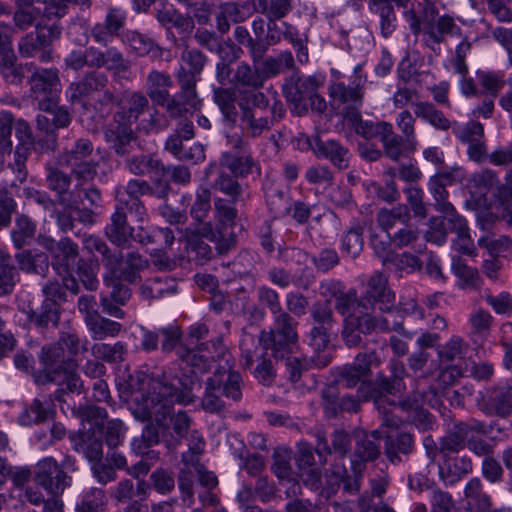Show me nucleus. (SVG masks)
Here are the masks:
<instances>
[{
    "instance_id": "6ab92c4d",
    "label": "nucleus",
    "mask_w": 512,
    "mask_h": 512,
    "mask_svg": "<svg viewBox=\"0 0 512 512\" xmlns=\"http://www.w3.org/2000/svg\"><path fill=\"white\" fill-rule=\"evenodd\" d=\"M363 299L370 305L378 304L383 312L391 311L395 303V294L388 286L387 278L381 272H375L363 285Z\"/></svg>"
},
{
    "instance_id": "c756f323",
    "label": "nucleus",
    "mask_w": 512,
    "mask_h": 512,
    "mask_svg": "<svg viewBox=\"0 0 512 512\" xmlns=\"http://www.w3.org/2000/svg\"><path fill=\"white\" fill-rule=\"evenodd\" d=\"M15 253V261L17 269L26 274H35L45 277L49 271L50 261L49 256L40 250L31 249H18Z\"/></svg>"
},
{
    "instance_id": "8fccbe9b",
    "label": "nucleus",
    "mask_w": 512,
    "mask_h": 512,
    "mask_svg": "<svg viewBox=\"0 0 512 512\" xmlns=\"http://www.w3.org/2000/svg\"><path fill=\"white\" fill-rule=\"evenodd\" d=\"M20 275L13 264L11 255L0 250V296H6L13 292Z\"/></svg>"
},
{
    "instance_id": "ddd939ff",
    "label": "nucleus",
    "mask_w": 512,
    "mask_h": 512,
    "mask_svg": "<svg viewBox=\"0 0 512 512\" xmlns=\"http://www.w3.org/2000/svg\"><path fill=\"white\" fill-rule=\"evenodd\" d=\"M241 355L243 358V368L252 367L255 360L259 361L254 369V377L263 385L269 386L276 377V371L270 359L267 358V352L261 350L258 346L254 347L252 336H246L241 341Z\"/></svg>"
},
{
    "instance_id": "cd10ccee",
    "label": "nucleus",
    "mask_w": 512,
    "mask_h": 512,
    "mask_svg": "<svg viewBox=\"0 0 512 512\" xmlns=\"http://www.w3.org/2000/svg\"><path fill=\"white\" fill-rule=\"evenodd\" d=\"M239 94L233 87H217L213 89V102L221 112L226 126L234 127L239 117L237 109Z\"/></svg>"
},
{
    "instance_id": "bf43d9fd",
    "label": "nucleus",
    "mask_w": 512,
    "mask_h": 512,
    "mask_svg": "<svg viewBox=\"0 0 512 512\" xmlns=\"http://www.w3.org/2000/svg\"><path fill=\"white\" fill-rule=\"evenodd\" d=\"M74 368L62 369L56 380H49L46 383H56L59 388L54 392V399L62 402L64 394L80 392L82 388V381L80 377L74 373Z\"/></svg>"
},
{
    "instance_id": "f3484780",
    "label": "nucleus",
    "mask_w": 512,
    "mask_h": 512,
    "mask_svg": "<svg viewBox=\"0 0 512 512\" xmlns=\"http://www.w3.org/2000/svg\"><path fill=\"white\" fill-rule=\"evenodd\" d=\"M104 282L111 290L108 294L100 295V306L103 313L116 319H124L125 312L121 306H124L131 298L132 290L119 279H115L114 276L105 277Z\"/></svg>"
},
{
    "instance_id": "a19ab883",
    "label": "nucleus",
    "mask_w": 512,
    "mask_h": 512,
    "mask_svg": "<svg viewBox=\"0 0 512 512\" xmlns=\"http://www.w3.org/2000/svg\"><path fill=\"white\" fill-rule=\"evenodd\" d=\"M267 18V34L265 38L266 42H264L267 48L277 44L281 40V36H283L284 39L290 41L295 47H298L299 50L303 49L301 40L296 38V29L292 25L287 22L277 23L276 20L279 18Z\"/></svg>"
},
{
    "instance_id": "c9c22d12",
    "label": "nucleus",
    "mask_w": 512,
    "mask_h": 512,
    "mask_svg": "<svg viewBox=\"0 0 512 512\" xmlns=\"http://www.w3.org/2000/svg\"><path fill=\"white\" fill-rule=\"evenodd\" d=\"M37 225L26 214H19L14 220L10 231V238L15 249H22L30 246L36 236Z\"/></svg>"
},
{
    "instance_id": "0eeeda50",
    "label": "nucleus",
    "mask_w": 512,
    "mask_h": 512,
    "mask_svg": "<svg viewBox=\"0 0 512 512\" xmlns=\"http://www.w3.org/2000/svg\"><path fill=\"white\" fill-rule=\"evenodd\" d=\"M62 26L59 23L37 24L34 32L23 36L18 45L22 57L38 56L40 61L48 62L52 58V44L62 35Z\"/></svg>"
},
{
    "instance_id": "3c124183",
    "label": "nucleus",
    "mask_w": 512,
    "mask_h": 512,
    "mask_svg": "<svg viewBox=\"0 0 512 512\" xmlns=\"http://www.w3.org/2000/svg\"><path fill=\"white\" fill-rule=\"evenodd\" d=\"M356 328L364 333H369L370 331L377 329L381 332L396 331L408 339H411L413 336L412 332L406 331L404 329L402 323L394 322L392 325H390L387 318L381 317L376 319L369 314L357 318Z\"/></svg>"
},
{
    "instance_id": "ea45409f",
    "label": "nucleus",
    "mask_w": 512,
    "mask_h": 512,
    "mask_svg": "<svg viewBox=\"0 0 512 512\" xmlns=\"http://www.w3.org/2000/svg\"><path fill=\"white\" fill-rule=\"evenodd\" d=\"M216 15V28L221 34L230 30V22H244L249 14L244 10V5L237 2H225L219 5Z\"/></svg>"
},
{
    "instance_id": "864d4df0",
    "label": "nucleus",
    "mask_w": 512,
    "mask_h": 512,
    "mask_svg": "<svg viewBox=\"0 0 512 512\" xmlns=\"http://www.w3.org/2000/svg\"><path fill=\"white\" fill-rule=\"evenodd\" d=\"M93 340L101 341L107 337H116L122 330V325L106 318L100 313L86 323Z\"/></svg>"
},
{
    "instance_id": "37998d69",
    "label": "nucleus",
    "mask_w": 512,
    "mask_h": 512,
    "mask_svg": "<svg viewBox=\"0 0 512 512\" xmlns=\"http://www.w3.org/2000/svg\"><path fill=\"white\" fill-rule=\"evenodd\" d=\"M468 423L459 422L440 439L439 451L441 457L450 456L452 453H458L466 446Z\"/></svg>"
},
{
    "instance_id": "5fc2aeb1",
    "label": "nucleus",
    "mask_w": 512,
    "mask_h": 512,
    "mask_svg": "<svg viewBox=\"0 0 512 512\" xmlns=\"http://www.w3.org/2000/svg\"><path fill=\"white\" fill-rule=\"evenodd\" d=\"M333 296L335 297V309L341 314L343 319V330L342 337L345 340L348 347H351L352 343V326L350 323V318L352 317V296L350 292H343L341 290H334Z\"/></svg>"
},
{
    "instance_id": "72a5a7b5",
    "label": "nucleus",
    "mask_w": 512,
    "mask_h": 512,
    "mask_svg": "<svg viewBox=\"0 0 512 512\" xmlns=\"http://www.w3.org/2000/svg\"><path fill=\"white\" fill-rule=\"evenodd\" d=\"M148 98L149 97L141 91L126 92L123 98V100H126V105L122 103L120 109L113 115L116 116L117 119L133 124L137 122L140 115L148 109Z\"/></svg>"
},
{
    "instance_id": "de8ad7c7",
    "label": "nucleus",
    "mask_w": 512,
    "mask_h": 512,
    "mask_svg": "<svg viewBox=\"0 0 512 512\" xmlns=\"http://www.w3.org/2000/svg\"><path fill=\"white\" fill-rule=\"evenodd\" d=\"M230 83L258 91V89L263 87V82L257 63H253V66H251L246 62H240L233 71Z\"/></svg>"
},
{
    "instance_id": "774afa93",
    "label": "nucleus",
    "mask_w": 512,
    "mask_h": 512,
    "mask_svg": "<svg viewBox=\"0 0 512 512\" xmlns=\"http://www.w3.org/2000/svg\"><path fill=\"white\" fill-rule=\"evenodd\" d=\"M0 71L7 83L18 85L25 78L23 67L16 62V56L12 51H6L3 54L0 63Z\"/></svg>"
},
{
    "instance_id": "f704fd0d",
    "label": "nucleus",
    "mask_w": 512,
    "mask_h": 512,
    "mask_svg": "<svg viewBox=\"0 0 512 512\" xmlns=\"http://www.w3.org/2000/svg\"><path fill=\"white\" fill-rule=\"evenodd\" d=\"M223 376L214 372L205 382V391L201 400V407L208 413H220L225 408V402L220 396Z\"/></svg>"
},
{
    "instance_id": "aec40b11",
    "label": "nucleus",
    "mask_w": 512,
    "mask_h": 512,
    "mask_svg": "<svg viewBox=\"0 0 512 512\" xmlns=\"http://www.w3.org/2000/svg\"><path fill=\"white\" fill-rule=\"evenodd\" d=\"M72 448L76 453L82 454L89 462H97L103 457L102 434L93 428L80 429L69 435Z\"/></svg>"
},
{
    "instance_id": "39448f33",
    "label": "nucleus",
    "mask_w": 512,
    "mask_h": 512,
    "mask_svg": "<svg viewBox=\"0 0 512 512\" xmlns=\"http://www.w3.org/2000/svg\"><path fill=\"white\" fill-rule=\"evenodd\" d=\"M65 65L74 71L84 67L106 68L117 74L127 72L130 67L129 62L117 48L110 47L103 51L95 46H89L85 50L71 51L65 58Z\"/></svg>"
},
{
    "instance_id": "7ed1b4c3",
    "label": "nucleus",
    "mask_w": 512,
    "mask_h": 512,
    "mask_svg": "<svg viewBox=\"0 0 512 512\" xmlns=\"http://www.w3.org/2000/svg\"><path fill=\"white\" fill-rule=\"evenodd\" d=\"M208 343L209 350L205 351L192 350L185 346H179L176 350L178 358L192 367L189 376H193L195 380L197 379L196 374L207 372L213 362H219L214 372H220V375H225V372L234 366L233 356L223 344L221 336L210 339ZM184 376H188V374Z\"/></svg>"
},
{
    "instance_id": "a18cd8bd",
    "label": "nucleus",
    "mask_w": 512,
    "mask_h": 512,
    "mask_svg": "<svg viewBox=\"0 0 512 512\" xmlns=\"http://www.w3.org/2000/svg\"><path fill=\"white\" fill-rule=\"evenodd\" d=\"M413 106L415 116L429 123L435 129L447 131L451 127V121L431 102L418 101L413 103Z\"/></svg>"
},
{
    "instance_id": "680f3d73",
    "label": "nucleus",
    "mask_w": 512,
    "mask_h": 512,
    "mask_svg": "<svg viewBox=\"0 0 512 512\" xmlns=\"http://www.w3.org/2000/svg\"><path fill=\"white\" fill-rule=\"evenodd\" d=\"M152 191V185L146 180L130 179L124 187V195L128 200H131L130 207L134 212L139 214V210L143 211V201L141 196L149 195Z\"/></svg>"
},
{
    "instance_id": "423d86ee",
    "label": "nucleus",
    "mask_w": 512,
    "mask_h": 512,
    "mask_svg": "<svg viewBox=\"0 0 512 512\" xmlns=\"http://www.w3.org/2000/svg\"><path fill=\"white\" fill-rule=\"evenodd\" d=\"M29 97L37 102L39 110H50L55 106L62 91L60 71L56 67H35L27 79Z\"/></svg>"
},
{
    "instance_id": "f257e3e1",
    "label": "nucleus",
    "mask_w": 512,
    "mask_h": 512,
    "mask_svg": "<svg viewBox=\"0 0 512 512\" xmlns=\"http://www.w3.org/2000/svg\"><path fill=\"white\" fill-rule=\"evenodd\" d=\"M195 384L193 376L178 377L162 373L152 378L147 392L136 396L130 406L133 416L141 421L152 420L162 428L163 434L169 428L167 418L175 403L187 405L194 401L192 389Z\"/></svg>"
},
{
    "instance_id": "5701e85b",
    "label": "nucleus",
    "mask_w": 512,
    "mask_h": 512,
    "mask_svg": "<svg viewBox=\"0 0 512 512\" xmlns=\"http://www.w3.org/2000/svg\"><path fill=\"white\" fill-rule=\"evenodd\" d=\"M126 23V13L121 8L110 7L103 22L97 23L91 29L95 42L107 44L114 37L119 36Z\"/></svg>"
},
{
    "instance_id": "473e14b6",
    "label": "nucleus",
    "mask_w": 512,
    "mask_h": 512,
    "mask_svg": "<svg viewBox=\"0 0 512 512\" xmlns=\"http://www.w3.org/2000/svg\"><path fill=\"white\" fill-rule=\"evenodd\" d=\"M466 509L471 512H487L493 506L492 497L485 491L480 478H471L464 487Z\"/></svg>"
},
{
    "instance_id": "13d9d810",
    "label": "nucleus",
    "mask_w": 512,
    "mask_h": 512,
    "mask_svg": "<svg viewBox=\"0 0 512 512\" xmlns=\"http://www.w3.org/2000/svg\"><path fill=\"white\" fill-rule=\"evenodd\" d=\"M450 232L456 234L453 247L462 254L471 255L474 252V243L470 237L469 228L465 218H452L449 226Z\"/></svg>"
},
{
    "instance_id": "e2e57ef3",
    "label": "nucleus",
    "mask_w": 512,
    "mask_h": 512,
    "mask_svg": "<svg viewBox=\"0 0 512 512\" xmlns=\"http://www.w3.org/2000/svg\"><path fill=\"white\" fill-rule=\"evenodd\" d=\"M390 372V378H382V387L391 395L402 393L405 389L403 380L407 376L404 363L398 359H391Z\"/></svg>"
},
{
    "instance_id": "20e7f679",
    "label": "nucleus",
    "mask_w": 512,
    "mask_h": 512,
    "mask_svg": "<svg viewBox=\"0 0 512 512\" xmlns=\"http://www.w3.org/2000/svg\"><path fill=\"white\" fill-rule=\"evenodd\" d=\"M239 120L240 127L246 136L256 138L273 126V120L269 118V100L260 91H239Z\"/></svg>"
},
{
    "instance_id": "9d476101",
    "label": "nucleus",
    "mask_w": 512,
    "mask_h": 512,
    "mask_svg": "<svg viewBox=\"0 0 512 512\" xmlns=\"http://www.w3.org/2000/svg\"><path fill=\"white\" fill-rule=\"evenodd\" d=\"M49 115L40 114L36 118L37 129L44 133L37 144L45 151H55L57 143L56 130L66 128L72 121V116L65 106H59V99L55 100V106L50 110H41Z\"/></svg>"
},
{
    "instance_id": "4468645a",
    "label": "nucleus",
    "mask_w": 512,
    "mask_h": 512,
    "mask_svg": "<svg viewBox=\"0 0 512 512\" xmlns=\"http://www.w3.org/2000/svg\"><path fill=\"white\" fill-rule=\"evenodd\" d=\"M329 97L332 112L342 119L337 128L349 136L352 131V88L343 81H331Z\"/></svg>"
},
{
    "instance_id": "a211bd4d",
    "label": "nucleus",
    "mask_w": 512,
    "mask_h": 512,
    "mask_svg": "<svg viewBox=\"0 0 512 512\" xmlns=\"http://www.w3.org/2000/svg\"><path fill=\"white\" fill-rule=\"evenodd\" d=\"M41 361L44 364V369L37 378L41 384H46V381L49 380H56L55 377L62 369L76 367V363L72 359L66 358L64 348L59 342L42 348Z\"/></svg>"
},
{
    "instance_id": "2eb2a0df",
    "label": "nucleus",
    "mask_w": 512,
    "mask_h": 512,
    "mask_svg": "<svg viewBox=\"0 0 512 512\" xmlns=\"http://www.w3.org/2000/svg\"><path fill=\"white\" fill-rule=\"evenodd\" d=\"M108 76L96 70L89 71L77 81L69 84L65 95L69 103H84L95 93L103 91L108 85Z\"/></svg>"
},
{
    "instance_id": "0e129e2a",
    "label": "nucleus",
    "mask_w": 512,
    "mask_h": 512,
    "mask_svg": "<svg viewBox=\"0 0 512 512\" xmlns=\"http://www.w3.org/2000/svg\"><path fill=\"white\" fill-rule=\"evenodd\" d=\"M455 30H459V27L449 15L440 16L433 23H430L429 26L425 27V32L437 44L443 42L446 35H452Z\"/></svg>"
},
{
    "instance_id": "f03ea898",
    "label": "nucleus",
    "mask_w": 512,
    "mask_h": 512,
    "mask_svg": "<svg viewBox=\"0 0 512 512\" xmlns=\"http://www.w3.org/2000/svg\"><path fill=\"white\" fill-rule=\"evenodd\" d=\"M172 86L173 80L168 72L153 69L147 74L146 95L156 106L164 108L171 119H176L195 108L182 87L175 94H171L169 90Z\"/></svg>"
},
{
    "instance_id": "338daca9",
    "label": "nucleus",
    "mask_w": 512,
    "mask_h": 512,
    "mask_svg": "<svg viewBox=\"0 0 512 512\" xmlns=\"http://www.w3.org/2000/svg\"><path fill=\"white\" fill-rule=\"evenodd\" d=\"M91 351L97 359L109 363H116L124 361L127 348L122 342H116L113 345L108 343H95Z\"/></svg>"
},
{
    "instance_id": "393cba45",
    "label": "nucleus",
    "mask_w": 512,
    "mask_h": 512,
    "mask_svg": "<svg viewBox=\"0 0 512 512\" xmlns=\"http://www.w3.org/2000/svg\"><path fill=\"white\" fill-rule=\"evenodd\" d=\"M83 248L90 254L101 255L103 266L111 273H118L123 264L124 255L122 251L111 249L108 244L99 236L84 235Z\"/></svg>"
},
{
    "instance_id": "dca6fc26",
    "label": "nucleus",
    "mask_w": 512,
    "mask_h": 512,
    "mask_svg": "<svg viewBox=\"0 0 512 512\" xmlns=\"http://www.w3.org/2000/svg\"><path fill=\"white\" fill-rule=\"evenodd\" d=\"M38 244L50 253L52 265L56 269L68 271L71 262L78 257V245L69 237H63L56 241L51 236L39 234L37 237Z\"/></svg>"
},
{
    "instance_id": "4c0bfd02",
    "label": "nucleus",
    "mask_w": 512,
    "mask_h": 512,
    "mask_svg": "<svg viewBox=\"0 0 512 512\" xmlns=\"http://www.w3.org/2000/svg\"><path fill=\"white\" fill-rule=\"evenodd\" d=\"M177 292L176 281L168 276L146 279L139 287V293L145 300L162 298Z\"/></svg>"
},
{
    "instance_id": "a878e982",
    "label": "nucleus",
    "mask_w": 512,
    "mask_h": 512,
    "mask_svg": "<svg viewBox=\"0 0 512 512\" xmlns=\"http://www.w3.org/2000/svg\"><path fill=\"white\" fill-rule=\"evenodd\" d=\"M354 473L362 463L374 461L380 455L378 431L367 434L362 430H354Z\"/></svg>"
},
{
    "instance_id": "f8f14e48",
    "label": "nucleus",
    "mask_w": 512,
    "mask_h": 512,
    "mask_svg": "<svg viewBox=\"0 0 512 512\" xmlns=\"http://www.w3.org/2000/svg\"><path fill=\"white\" fill-rule=\"evenodd\" d=\"M132 125L113 115L112 120L103 129L108 148L118 157L132 154L135 147L139 146V139Z\"/></svg>"
},
{
    "instance_id": "c03bdc74",
    "label": "nucleus",
    "mask_w": 512,
    "mask_h": 512,
    "mask_svg": "<svg viewBox=\"0 0 512 512\" xmlns=\"http://www.w3.org/2000/svg\"><path fill=\"white\" fill-rule=\"evenodd\" d=\"M414 447V440L409 433H398L397 435H387L385 438V455L388 460L397 464L401 462L399 454L407 455L411 453Z\"/></svg>"
},
{
    "instance_id": "7c9ffc66",
    "label": "nucleus",
    "mask_w": 512,
    "mask_h": 512,
    "mask_svg": "<svg viewBox=\"0 0 512 512\" xmlns=\"http://www.w3.org/2000/svg\"><path fill=\"white\" fill-rule=\"evenodd\" d=\"M482 410L487 415H496L502 418L512 412V392L509 388L500 387L489 390L483 399Z\"/></svg>"
},
{
    "instance_id": "69168bd1",
    "label": "nucleus",
    "mask_w": 512,
    "mask_h": 512,
    "mask_svg": "<svg viewBox=\"0 0 512 512\" xmlns=\"http://www.w3.org/2000/svg\"><path fill=\"white\" fill-rule=\"evenodd\" d=\"M420 239V231L418 228L413 227L411 225H407L404 228L397 231L393 237H391V242L397 248H403L410 246L417 253H423L426 249L425 243H418Z\"/></svg>"
},
{
    "instance_id": "bb28decb",
    "label": "nucleus",
    "mask_w": 512,
    "mask_h": 512,
    "mask_svg": "<svg viewBox=\"0 0 512 512\" xmlns=\"http://www.w3.org/2000/svg\"><path fill=\"white\" fill-rule=\"evenodd\" d=\"M133 232L135 229L128 223L122 211H114L110 222L104 228L106 238L120 249L131 247Z\"/></svg>"
},
{
    "instance_id": "09e8293b",
    "label": "nucleus",
    "mask_w": 512,
    "mask_h": 512,
    "mask_svg": "<svg viewBox=\"0 0 512 512\" xmlns=\"http://www.w3.org/2000/svg\"><path fill=\"white\" fill-rule=\"evenodd\" d=\"M317 86V80L313 77L304 80L297 79L296 81L291 78V82L284 86L283 91L287 101L295 104V106H300L311 93L316 91Z\"/></svg>"
},
{
    "instance_id": "6e6d98bb",
    "label": "nucleus",
    "mask_w": 512,
    "mask_h": 512,
    "mask_svg": "<svg viewBox=\"0 0 512 512\" xmlns=\"http://www.w3.org/2000/svg\"><path fill=\"white\" fill-rule=\"evenodd\" d=\"M77 417L83 427L93 428L97 433L103 434L104 424L107 421V411L95 405H80L76 410Z\"/></svg>"
},
{
    "instance_id": "c85d7f7f",
    "label": "nucleus",
    "mask_w": 512,
    "mask_h": 512,
    "mask_svg": "<svg viewBox=\"0 0 512 512\" xmlns=\"http://www.w3.org/2000/svg\"><path fill=\"white\" fill-rule=\"evenodd\" d=\"M473 469L472 461L467 456L442 457L439 464V478L445 486H453Z\"/></svg>"
},
{
    "instance_id": "4d7b16f0",
    "label": "nucleus",
    "mask_w": 512,
    "mask_h": 512,
    "mask_svg": "<svg viewBox=\"0 0 512 512\" xmlns=\"http://www.w3.org/2000/svg\"><path fill=\"white\" fill-rule=\"evenodd\" d=\"M93 143L89 139H78L73 147L65 149L58 155V164L70 166L75 163L86 161L93 152Z\"/></svg>"
},
{
    "instance_id": "052dcab7",
    "label": "nucleus",
    "mask_w": 512,
    "mask_h": 512,
    "mask_svg": "<svg viewBox=\"0 0 512 512\" xmlns=\"http://www.w3.org/2000/svg\"><path fill=\"white\" fill-rule=\"evenodd\" d=\"M391 394L386 393L382 387V379L377 382L362 381L357 387V396L360 400L373 399L374 405L378 411L384 408V403H388V396Z\"/></svg>"
},
{
    "instance_id": "58836bf2",
    "label": "nucleus",
    "mask_w": 512,
    "mask_h": 512,
    "mask_svg": "<svg viewBox=\"0 0 512 512\" xmlns=\"http://www.w3.org/2000/svg\"><path fill=\"white\" fill-rule=\"evenodd\" d=\"M148 423L143 428L142 434L140 437L135 438L132 442L133 449L138 454H149L148 449L154 445H157L162 439L167 443V446H171V441L167 438L169 428L165 431L164 435L162 432V428L154 422L147 421Z\"/></svg>"
},
{
    "instance_id": "2f4dec72",
    "label": "nucleus",
    "mask_w": 512,
    "mask_h": 512,
    "mask_svg": "<svg viewBox=\"0 0 512 512\" xmlns=\"http://www.w3.org/2000/svg\"><path fill=\"white\" fill-rule=\"evenodd\" d=\"M210 209L211 192L207 188H202L196 194V199L190 209V215L198 225L194 230H198L206 238L214 236L211 223L206 222Z\"/></svg>"
},
{
    "instance_id": "6e6552de",
    "label": "nucleus",
    "mask_w": 512,
    "mask_h": 512,
    "mask_svg": "<svg viewBox=\"0 0 512 512\" xmlns=\"http://www.w3.org/2000/svg\"><path fill=\"white\" fill-rule=\"evenodd\" d=\"M207 61V56L201 50L186 47L181 52L180 65L175 74L178 87L185 90L195 109L198 102L197 83L201 80Z\"/></svg>"
},
{
    "instance_id": "49530a36",
    "label": "nucleus",
    "mask_w": 512,
    "mask_h": 512,
    "mask_svg": "<svg viewBox=\"0 0 512 512\" xmlns=\"http://www.w3.org/2000/svg\"><path fill=\"white\" fill-rule=\"evenodd\" d=\"M219 161L237 178L246 177L256 166V162L252 155L246 152H243V154L224 152L222 153Z\"/></svg>"
},
{
    "instance_id": "412c9836",
    "label": "nucleus",
    "mask_w": 512,
    "mask_h": 512,
    "mask_svg": "<svg viewBox=\"0 0 512 512\" xmlns=\"http://www.w3.org/2000/svg\"><path fill=\"white\" fill-rule=\"evenodd\" d=\"M259 348L270 354L276 360H282L292 355L298 348V336L282 335L262 330L258 336Z\"/></svg>"
},
{
    "instance_id": "9b49d317",
    "label": "nucleus",
    "mask_w": 512,
    "mask_h": 512,
    "mask_svg": "<svg viewBox=\"0 0 512 512\" xmlns=\"http://www.w3.org/2000/svg\"><path fill=\"white\" fill-rule=\"evenodd\" d=\"M33 480L51 496H61L71 485L72 478L53 457H45L36 463Z\"/></svg>"
},
{
    "instance_id": "b1692460",
    "label": "nucleus",
    "mask_w": 512,
    "mask_h": 512,
    "mask_svg": "<svg viewBox=\"0 0 512 512\" xmlns=\"http://www.w3.org/2000/svg\"><path fill=\"white\" fill-rule=\"evenodd\" d=\"M207 177H212L211 187L227 196L232 202H236L242 194V187L230 171L219 163L210 164L205 172Z\"/></svg>"
},
{
    "instance_id": "603ef678",
    "label": "nucleus",
    "mask_w": 512,
    "mask_h": 512,
    "mask_svg": "<svg viewBox=\"0 0 512 512\" xmlns=\"http://www.w3.org/2000/svg\"><path fill=\"white\" fill-rule=\"evenodd\" d=\"M399 408L408 413L407 420L413 423L419 430L431 428L432 421L430 413L420 407L419 399L414 396L399 403Z\"/></svg>"
},
{
    "instance_id": "4be33fe9",
    "label": "nucleus",
    "mask_w": 512,
    "mask_h": 512,
    "mask_svg": "<svg viewBox=\"0 0 512 512\" xmlns=\"http://www.w3.org/2000/svg\"><path fill=\"white\" fill-rule=\"evenodd\" d=\"M36 0H14V11L12 15L13 25L0 24L1 27L6 28L8 31L24 32L32 27L36 28L37 24H47L41 20L38 22L39 17H42L41 9L36 7Z\"/></svg>"
},
{
    "instance_id": "1a4fd4ad",
    "label": "nucleus",
    "mask_w": 512,
    "mask_h": 512,
    "mask_svg": "<svg viewBox=\"0 0 512 512\" xmlns=\"http://www.w3.org/2000/svg\"><path fill=\"white\" fill-rule=\"evenodd\" d=\"M352 387V366L338 368L332 384L322 391L324 408L328 415L334 417L340 412L352 410V398L349 390Z\"/></svg>"
},
{
    "instance_id": "e433bc0d",
    "label": "nucleus",
    "mask_w": 512,
    "mask_h": 512,
    "mask_svg": "<svg viewBox=\"0 0 512 512\" xmlns=\"http://www.w3.org/2000/svg\"><path fill=\"white\" fill-rule=\"evenodd\" d=\"M126 157L125 169L135 176H145L149 173L164 175L166 173V166L153 155L139 154Z\"/></svg>"
},
{
    "instance_id": "79ce46f5",
    "label": "nucleus",
    "mask_w": 512,
    "mask_h": 512,
    "mask_svg": "<svg viewBox=\"0 0 512 512\" xmlns=\"http://www.w3.org/2000/svg\"><path fill=\"white\" fill-rule=\"evenodd\" d=\"M201 236L198 230L186 229L188 259L197 265H203L212 258V249Z\"/></svg>"
}]
</instances>
